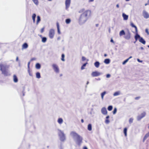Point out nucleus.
Here are the masks:
<instances>
[{
  "mask_svg": "<svg viewBox=\"0 0 149 149\" xmlns=\"http://www.w3.org/2000/svg\"><path fill=\"white\" fill-rule=\"evenodd\" d=\"M79 13H82L79 19L80 22L82 23L85 22L88 19V17L90 16L91 11L89 10H85L84 9L81 10Z\"/></svg>",
  "mask_w": 149,
  "mask_h": 149,
  "instance_id": "obj_1",
  "label": "nucleus"
},
{
  "mask_svg": "<svg viewBox=\"0 0 149 149\" xmlns=\"http://www.w3.org/2000/svg\"><path fill=\"white\" fill-rule=\"evenodd\" d=\"M9 67L8 65L0 64V70L1 71L2 74L6 76H8L9 74L8 70Z\"/></svg>",
  "mask_w": 149,
  "mask_h": 149,
  "instance_id": "obj_2",
  "label": "nucleus"
},
{
  "mask_svg": "<svg viewBox=\"0 0 149 149\" xmlns=\"http://www.w3.org/2000/svg\"><path fill=\"white\" fill-rule=\"evenodd\" d=\"M71 135L75 137L77 143L80 145L82 142V138L75 132L72 131L71 132Z\"/></svg>",
  "mask_w": 149,
  "mask_h": 149,
  "instance_id": "obj_3",
  "label": "nucleus"
},
{
  "mask_svg": "<svg viewBox=\"0 0 149 149\" xmlns=\"http://www.w3.org/2000/svg\"><path fill=\"white\" fill-rule=\"evenodd\" d=\"M130 25L132 27L134 28L135 29V32L136 33V35L134 36V38L135 39V41L134 42V43H135L137 40L138 39H139V40L141 37H140V35L138 34V30L136 26L134 25L132 22L131 23Z\"/></svg>",
  "mask_w": 149,
  "mask_h": 149,
  "instance_id": "obj_4",
  "label": "nucleus"
},
{
  "mask_svg": "<svg viewBox=\"0 0 149 149\" xmlns=\"http://www.w3.org/2000/svg\"><path fill=\"white\" fill-rule=\"evenodd\" d=\"M59 136L60 137L61 140L62 141H64L65 139V135L63 132L60 130L59 133Z\"/></svg>",
  "mask_w": 149,
  "mask_h": 149,
  "instance_id": "obj_5",
  "label": "nucleus"
},
{
  "mask_svg": "<svg viewBox=\"0 0 149 149\" xmlns=\"http://www.w3.org/2000/svg\"><path fill=\"white\" fill-rule=\"evenodd\" d=\"M52 66L54 71L56 73H58L59 72V70L57 65L55 64H53Z\"/></svg>",
  "mask_w": 149,
  "mask_h": 149,
  "instance_id": "obj_6",
  "label": "nucleus"
},
{
  "mask_svg": "<svg viewBox=\"0 0 149 149\" xmlns=\"http://www.w3.org/2000/svg\"><path fill=\"white\" fill-rule=\"evenodd\" d=\"M55 33L53 29H51L49 30V36L50 38H52L54 37Z\"/></svg>",
  "mask_w": 149,
  "mask_h": 149,
  "instance_id": "obj_7",
  "label": "nucleus"
},
{
  "mask_svg": "<svg viewBox=\"0 0 149 149\" xmlns=\"http://www.w3.org/2000/svg\"><path fill=\"white\" fill-rule=\"evenodd\" d=\"M71 3L70 0H66L65 1V8L68 10L69 7Z\"/></svg>",
  "mask_w": 149,
  "mask_h": 149,
  "instance_id": "obj_8",
  "label": "nucleus"
},
{
  "mask_svg": "<svg viewBox=\"0 0 149 149\" xmlns=\"http://www.w3.org/2000/svg\"><path fill=\"white\" fill-rule=\"evenodd\" d=\"M101 73L97 71L93 72L91 73V75L93 77H95L100 76Z\"/></svg>",
  "mask_w": 149,
  "mask_h": 149,
  "instance_id": "obj_9",
  "label": "nucleus"
},
{
  "mask_svg": "<svg viewBox=\"0 0 149 149\" xmlns=\"http://www.w3.org/2000/svg\"><path fill=\"white\" fill-rule=\"evenodd\" d=\"M146 115L145 112H144L141 113V115L138 116L137 117V120H140L141 118L144 117Z\"/></svg>",
  "mask_w": 149,
  "mask_h": 149,
  "instance_id": "obj_10",
  "label": "nucleus"
},
{
  "mask_svg": "<svg viewBox=\"0 0 149 149\" xmlns=\"http://www.w3.org/2000/svg\"><path fill=\"white\" fill-rule=\"evenodd\" d=\"M143 15L144 17L146 19L148 18L149 17V14L145 10L143 11Z\"/></svg>",
  "mask_w": 149,
  "mask_h": 149,
  "instance_id": "obj_11",
  "label": "nucleus"
},
{
  "mask_svg": "<svg viewBox=\"0 0 149 149\" xmlns=\"http://www.w3.org/2000/svg\"><path fill=\"white\" fill-rule=\"evenodd\" d=\"M101 112L102 114L106 115L107 114V111L105 107H103L102 109Z\"/></svg>",
  "mask_w": 149,
  "mask_h": 149,
  "instance_id": "obj_12",
  "label": "nucleus"
},
{
  "mask_svg": "<svg viewBox=\"0 0 149 149\" xmlns=\"http://www.w3.org/2000/svg\"><path fill=\"white\" fill-rule=\"evenodd\" d=\"M124 38L127 40L130 39L131 38V34L129 32L126 35L124 36Z\"/></svg>",
  "mask_w": 149,
  "mask_h": 149,
  "instance_id": "obj_13",
  "label": "nucleus"
},
{
  "mask_svg": "<svg viewBox=\"0 0 149 149\" xmlns=\"http://www.w3.org/2000/svg\"><path fill=\"white\" fill-rule=\"evenodd\" d=\"M13 80L15 83H17L18 81V78L16 75H14L13 76Z\"/></svg>",
  "mask_w": 149,
  "mask_h": 149,
  "instance_id": "obj_14",
  "label": "nucleus"
},
{
  "mask_svg": "<svg viewBox=\"0 0 149 149\" xmlns=\"http://www.w3.org/2000/svg\"><path fill=\"white\" fill-rule=\"evenodd\" d=\"M139 41L140 42L142 43L144 45L146 43V41L142 37L140 38V39L139 40Z\"/></svg>",
  "mask_w": 149,
  "mask_h": 149,
  "instance_id": "obj_15",
  "label": "nucleus"
},
{
  "mask_svg": "<svg viewBox=\"0 0 149 149\" xmlns=\"http://www.w3.org/2000/svg\"><path fill=\"white\" fill-rule=\"evenodd\" d=\"M149 137V132L147 133L144 136L143 139V142H144L147 138Z\"/></svg>",
  "mask_w": 149,
  "mask_h": 149,
  "instance_id": "obj_16",
  "label": "nucleus"
},
{
  "mask_svg": "<svg viewBox=\"0 0 149 149\" xmlns=\"http://www.w3.org/2000/svg\"><path fill=\"white\" fill-rule=\"evenodd\" d=\"M122 15H123V17L124 20H127L128 19V15H126L124 13Z\"/></svg>",
  "mask_w": 149,
  "mask_h": 149,
  "instance_id": "obj_17",
  "label": "nucleus"
},
{
  "mask_svg": "<svg viewBox=\"0 0 149 149\" xmlns=\"http://www.w3.org/2000/svg\"><path fill=\"white\" fill-rule=\"evenodd\" d=\"M28 47V45L26 43H24L22 45V49H25Z\"/></svg>",
  "mask_w": 149,
  "mask_h": 149,
  "instance_id": "obj_18",
  "label": "nucleus"
},
{
  "mask_svg": "<svg viewBox=\"0 0 149 149\" xmlns=\"http://www.w3.org/2000/svg\"><path fill=\"white\" fill-rule=\"evenodd\" d=\"M56 26H57V31H58V33L59 34H60L61 33H60V29H59V23L58 22H57L56 23Z\"/></svg>",
  "mask_w": 149,
  "mask_h": 149,
  "instance_id": "obj_19",
  "label": "nucleus"
},
{
  "mask_svg": "<svg viewBox=\"0 0 149 149\" xmlns=\"http://www.w3.org/2000/svg\"><path fill=\"white\" fill-rule=\"evenodd\" d=\"M100 65V63L98 61L94 63V65L97 68H98L99 67Z\"/></svg>",
  "mask_w": 149,
  "mask_h": 149,
  "instance_id": "obj_20",
  "label": "nucleus"
},
{
  "mask_svg": "<svg viewBox=\"0 0 149 149\" xmlns=\"http://www.w3.org/2000/svg\"><path fill=\"white\" fill-rule=\"evenodd\" d=\"M36 16V15L35 13L33 14L32 16V19L33 20V22L34 23H35V18Z\"/></svg>",
  "mask_w": 149,
  "mask_h": 149,
  "instance_id": "obj_21",
  "label": "nucleus"
},
{
  "mask_svg": "<svg viewBox=\"0 0 149 149\" xmlns=\"http://www.w3.org/2000/svg\"><path fill=\"white\" fill-rule=\"evenodd\" d=\"M63 120L62 118H59L58 120V122L60 124H62L63 123Z\"/></svg>",
  "mask_w": 149,
  "mask_h": 149,
  "instance_id": "obj_22",
  "label": "nucleus"
},
{
  "mask_svg": "<svg viewBox=\"0 0 149 149\" xmlns=\"http://www.w3.org/2000/svg\"><path fill=\"white\" fill-rule=\"evenodd\" d=\"M110 62V60L109 59H105L104 61V62L106 64H108Z\"/></svg>",
  "mask_w": 149,
  "mask_h": 149,
  "instance_id": "obj_23",
  "label": "nucleus"
},
{
  "mask_svg": "<svg viewBox=\"0 0 149 149\" xmlns=\"http://www.w3.org/2000/svg\"><path fill=\"white\" fill-rule=\"evenodd\" d=\"M127 128L126 127L124 128L123 130V132L125 136H127Z\"/></svg>",
  "mask_w": 149,
  "mask_h": 149,
  "instance_id": "obj_24",
  "label": "nucleus"
},
{
  "mask_svg": "<svg viewBox=\"0 0 149 149\" xmlns=\"http://www.w3.org/2000/svg\"><path fill=\"white\" fill-rule=\"evenodd\" d=\"M125 33L124 30H122L119 33V35L120 36H121L123 35H125Z\"/></svg>",
  "mask_w": 149,
  "mask_h": 149,
  "instance_id": "obj_25",
  "label": "nucleus"
},
{
  "mask_svg": "<svg viewBox=\"0 0 149 149\" xmlns=\"http://www.w3.org/2000/svg\"><path fill=\"white\" fill-rule=\"evenodd\" d=\"M40 21V18L39 16H37V20L36 21V24H38L39 22Z\"/></svg>",
  "mask_w": 149,
  "mask_h": 149,
  "instance_id": "obj_26",
  "label": "nucleus"
},
{
  "mask_svg": "<svg viewBox=\"0 0 149 149\" xmlns=\"http://www.w3.org/2000/svg\"><path fill=\"white\" fill-rule=\"evenodd\" d=\"M40 65L39 63H37L36 64V68L37 69H39L40 68Z\"/></svg>",
  "mask_w": 149,
  "mask_h": 149,
  "instance_id": "obj_27",
  "label": "nucleus"
},
{
  "mask_svg": "<svg viewBox=\"0 0 149 149\" xmlns=\"http://www.w3.org/2000/svg\"><path fill=\"white\" fill-rule=\"evenodd\" d=\"M120 94V91H117V92H115L114 93L113 95L114 96H116L119 95Z\"/></svg>",
  "mask_w": 149,
  "mask_h": 149,
  "instance_id": "obj_28",
  "label": "nucleus"
},
{
  "mask_svg": "<svg viewBox=\"0 0 149 149\" xmlns=\"http://www.w3.org/2000/svg\"><path fill=\"white\" fill-rule=\"evenodd\" d=\"M88 129L89 131H91L92 130V126L91 124H89L88 125Z\"/></svg>",
  "mask_w": 149,
  "mask_h": 149,
  "instance_id": "obj_29",
  "label": "nucleus"
},
{
  "mask_svg": "<svg viewBox=\"0 0 149 149\" xmlns=\"http://www.w3.org/2000/svg\"><path fill=\"white\" fill-rule=\"evenodd\" d=\"M87 62L86 63H84L83 64V65L82 66L81 68V70H82L84 69L85 68V67L86 66V65L87 64Z\"/></svg>",
  "mask_w": 149,
  "mask_h": 149,
  "instance_id": "obj_30",
  "label": "nucleus"
},
{
  "mask_svg": "<svg viewBox=\"0 0 149 149\" xmlns=\"http://www.w3.org/2000/svg\"><path fill=\"white\" fill-rule=\"evenodd\" d=\"M36 77L38 78H40V74L39 72H37L36 74Z\"/></svg>",
  "mask_w": 149,
  "mask_h": 149,
  "instance_id": "obj_31",
  "label": "nucleus"
},
{
  "mask_svg": "<svg viewBox=\"0 0 149 149\" xmlns=\"http://www.w3.org/2000/svg\"><path fill=\"white\" fill-rule=\"evenodd\" d=\"M71 22V20L69 19H67L65 20V22L67 24H69Z\"/></svg>",
  "mask_w": 149,
  "mask_h": 149,
  "instance_id": "obj_32",
  "label": "nucleus"
},
{
  "mask_svg": "<svg viewBox=\"0 0 149 149\" xmlns=\"http://www.w3.org/2000/svg\"><path fill=\"white\" fill-rule=\"evenodd\" d=\"M47 41V38L45 37H43L42 38V41L43 42H45Z\"/></svg>",
  "mask_w": 149,
  "mask_h": 149,
  "instance_id": "obj_33",
  "label": "nucleus"
},
{
  "mask_svg": "<svg viewBox=\"0 0 149 149\" xmlns=\"http://www.w3.org/2000/svg\"><path fill=\"white\" fill-rule=\"evenodd\" d=\"M106 93V92L105 91H104L101 93V97H102V99H103L104 96V95Z\"/></svg>",
  "mask_w": 149,
  "mask_h": 149,
  "instance_id": "obj_34",
  "label": "nucleus"
},
{
  "mask_svg": "<svg viewBox=\"0 0 149 149\" xmlns=\"http://www.w3.org/2000/svg\"><path fill=\"white\" fill-rule=\"evenodd\" d=\"M34 3L36 5H38V0H32Z\"/></svg>",
  "mask_w": 149,
  "mask_h": 149,
  "instance_id": "obj_35",
  "label": "nucleus"
},
{
  "mask_svg": "<svg viewBox=\"0 0 149 149\" xmlns=\"http://www.w3.org/2000/svg\"><path fill=\"white\" fill-rule=\"evenodd\" d=\"M113 109V107L112 106H109L108 107V110L109 111H111Z\"/></svg>",
  "mask_w": 149,
  "mask_h": 149,
  "instance_id": "obj_36",
  "label": "nucleus"
},
{
  "mask_svg": "<svg viewBox=\"0 0 149 149\" xmlns=\"http://www.w3.org/2000/svg\"><path fill=\"white\" fill-rule=\"evenodd\" d=\"M64 57H65V55H64V54H62L61 55V60L63 61H65V60L64 59Z\"/></svg>",
  "mask_w": 149,
  "mask_h": 149,
  "instance_id": "obj_37",
  "label": "nucleus"
},
{
  "mask_svg": "<svg viewBox=\"0 0 149 149\" xmlns=\"http://www.w3.org/2000/svg\"><path fill=\"white\" fill-rule=\"evenodd\" d=\"M129 60V59H127L123 63V65H125Z\"/></svg>",
  "mask_w": 149,
  "mask_h": 149,
  "instance_id": "obj_38",
  "label": "nucleus"
},
{
  "mask_svg": "<svg viewBox=\"0 0 149 149\" xmlns=\"http://www.w3.org/2000/svg\"><path fill=\"white\" fill-rule=\"evenodd\" d=\"M133 119L132 118H131L129 120V122L130 123H131L133 122Z\"/></svg>",
  "mask_w": 149,
  "mask_h": 149,
  "instance_id": "obj_39",
  "label": "nucleus"
},
{
  "mask_svg": "<svg viewBox=\"0 0 149 149\" xmlns=\"http://www.w3.org/2000/svg\"><path fill=\"white\" fill-rule=\"evenodd\" d=\"M117 111V109L116 108H115L113 110V114H115Z\"/></svg>",
  "mask_w": 149,
  "mask_h": 149,
  "instance_id": "obj_40",
  "label": "nucleus"
},
{
  "mask_svg": "<svg viewBox=\"0 0 149 149\" xmlns=\"http://www.w3.org/2000/svg\"><path fill=\"white\" fill-rule=\"evenodd\" d=\"M44 29H45V27H43L41 29V31H40V32L41 33H42L44 31Z\"/></svg>",
  "mask_w": 149,
  "mask_h": 149,
  "instance_id": "obj_41",
  "label": "nucleus"
},
{
  "mask_svg": "<svg viewBox=\"0 0 149 149\" xmlns=\"http://www.w3.org/2000/svg\"><path fill=\"white\" fill-rule=\"evenodd\" d=\"M105 122L106 123H108L109 122V120H108V119H106L105 120Z\"/></svg>",
  "mask_w": 149,
  "mask_h": 149,
  "instance_id": "obj_42",
  "label": "nucleus"
},
{
  "mask_svg": "<svg viewBox=\"0 0 149 149\" xmlns=\"http://www.w3.org/2000/svg\"><path fill=\"white\" fill-rule=\"evenodd\" d=\"M86 60V58L84 56H82V61H85Z\"/></svg>",
  "mask_w": 149,
  "mask_h": 149,
  "instance_id": "obj_43",
  "label": "nucleus"
},
{
  "mask_svg": "<svg viewBox=\"0 0 149 149\" xmlns=\"http://www.w3.org/2000/svg\"><path fill=\"white\" fill-rule=\"evenodd\" d=\"M145 31H146V32L147 33L148 35H149V32L148 31V29H146L145 30Z\"/></svg>",
  "mask_w": 149,
  "mask_h": 149,
  "instance_id": "obj_44",
  "label": "nucleus"
},
{
  "mask_svg": "<svg viewBox=\"0 0 149 149\" xmlns=\"http://www.w3.org/2000/svg\"><path fill=\"white\" fill-rule=\"evenodd\" d=\"M140 98V97L139 96V97H135V99L136 100H138Z\"/></svg>",
  "mask_w": 149,
  "mask_h": 149,
  "instance_id": "obj_45",
  "label": "nucleus"
},
{
  "mask_svg": "<svg viewBox=\"0 0 149 149\" xmlns=\"http://www.w3.org/2000/svg\"><path fill=\"white\" fill-rule=\"evenodd\" d=\"M110 77V75L109 74H107L106 75L107 78H108Z\"/></svg>",
  "mask_w": 149,
  "mask_h": 149,
  "instance_id": "obj_46",
  "label": "nucleus"
},
{
  "mask_svg": "<svg viewBox=\"0 0 149 149\" xmlns=\"http://www.w3.org/2000/svg\"><path fill=\"white\" fill-rule=\"evenodd\" d=\"M110 42H112V43H114L113 40L112 39H111V40Z\"/></svg>",
  "mask_w": 149,
  "mask_h": 149,
  "instance_id": "obj_47",
  "label": "nucleus"
},
{
  "mask_svg": "<svg viewBox=\"0 0 149 149\" xmlns=\"http://www.w3.org/2000/svg\"><path fill=\"white\" fill-rule=\"evenodd\" d=\"M83 149H88V148L87 147L85 146L84 147Z\"/></svg>",
  "mask_w": 149,
  "mask_h": 149,
  "instance_id": "obj_48",
  "label": "nucleus"
},
{
  "mask_svg": "<svg viewBox=\"0 0 149 149\" xmlns=\"http://www.w3.org/2000/svg\"><path fill=\"white\" fill-rule=\"evenodd\" d=\"M94 0H89V2H93L94 1Z\"/></svg>",
  "mask_w": 149,
  "mask_h": 149,
  "instance_id": "obj_49",
  "label": "nucleus"
},
{
  "mask_svg": "<svg viewBox=\"0 0 149 149\" xmlns=\"http://www.w3.org/2000/svg\"><path fill=\"white\" fill-rule=\"evenodd\" d=\"M81 122L83 123L84 122V121L83 119H82L81 120Z\"/></svg>",
  "mask_w": 149,
  "mask_h": 149,
  "instance_id": "obj_50",
  "label": "nucleus"
},
{
  "mask_svg": "<svg viewBox=\"0 0 149 149\" xmlns=\"http://www.w3.org/2000/svg\"><path fill=\"white\" fill-rule=\"evenodd\" d=\"M116 7H117V8H119V5H118V4H117V5H116Z\"/></svg>",
  "mask_w": 149,
  "mask_h": 149,
  "instance_id": "obj_51",
  "label": "nucleus"
},
{
  "mask_svg": "<svg viewBox=\"0 0 149 149\" xmlns=\"http://www.w3.org/2000/svg\"><path fill=\"white\" fill-rule=\"evenodd\" d=\"M109 118V116H108L106 117V118L107 119H108V118Z\"/></svg>",
  "mask_w": 149,
  "mask_h": 149,
  "instance_id": "obj_52",
  "label": "nucleus"
},
{
  "mask_svg": "<svg viewBox=\"0 0 149 149\" xmlns=\"http://www.w3.org/2000/svg\"><path fill=\"white\" fill-rule=\"evenodd\" d=\"M132 58V56H131L130 57L128 58L127 59H129V60L131 58Z\"/></svg>",
  "mask_w": 149,
  "mask_h": 149,
  "instance_id": "obj_53",
  "label": "nucleus"
},
{
  "mask_svg": "<svg viewBox=\"0 0 149 149\" xmlns=\"http://www.w3.org/2000/svg\"><path fill=\"white\" fill-rule=\"evenodd\" d=\"M104 56L105 57H106L107 56V54H104Z\"/></svg>",
  "mask_w": 149,
  "mask_h": 149,
  "instance_id": "obj_54",
  "label": "nucleus"
},
{
  "mask_svg": "<svg viewBox=\"0 0 149 149\" xmlns=\"http://www.w3.org/2000/svg\"><path fill=\"white\" fill-rule=\"evenodd\" d=\"M18 57H17V58H16V60H17V61L18 60Z\"/></svg>",
  "mask_w": 149,
  "mask_h": 149,
  "instance_id": "obj_55",
  "label": "nucleus"
},
{
  "mask_svg": "<svg viewBox=\"0 0 149 149\" xmlns=\"http://www.w3.org/2000/svg\"><path fill=\"white\" fill-rule=\"evenodd\" d=\"M137 60H138V61L139 62H141V61H140V60H139V59H137Z\"/></svg>",
  "mask_w": 149,
  "mask_h": 149,
  "instance_id": "obj_56",
  "label": "nucleus"
},
{
  "mask_svg": "<svg viewBox=\"0 0 149 149\" xmlns=\"http://www.w3.org/2000/svg\"><path fill=\"white\" fill-rule=\"evenodd\" d=\"M141 49H143V47H141Z\"/></svg>",
  "mask_w": 149,
  "mask_h": 149,
  "instance_id": "obj_57",
  "label": "nucleus"
},
{
  "mask_svg": "<svg viewBox=\"0 0 149 149\" xmlns=\"http://www.w3.org/2000/svg\"><path fill=\"white\" fill-rule=\"evenodd\" d=\"M29 64H30V62H29L28 63V67H29Z\"/></svg>",
  "mask_w": 149,
  "mask_h": 149,
  "instance_id": "obj_58",
  "label": "nucleus"
},
{
  "mask_svg": "<svg viewBox=\"0 0 149 149\" xmlns=\"http://www.w3.org/2000/svg\"><path fill=\"white\" fill-rule=\"evenodd\" d=\"M148 4H149V0H148Z\"/></svg>",
  "mask_w": 149,
  "mask_h": 149,
  "instance_id": "obj_59",
  "label": "nucleus"
},
{
  "mask_svg": "<svg viewBox=\"0 0 149 149\" xmlns=\"http://www.w3.org/2000/svg\"><path fill=\"white\" fill-rule=\"evenodd\" d=\"M126 1H129L130 0H125Z\"/></svg>",
  "mask_w": 149,
  "mask_h": 149,
  "instance_id": "obj_60",
  "label": "nucleus"
},
{
  "mask_svg": "<svg viewBox=\"0 0 149 149\" xmlns=\"http://www.w3.org/2000/svg\"><path fill=\"white\" fill-rule=\"evenodd\" d=\"M88 82H87V84H88Z\"/></svg>",
  "mask_w": 149,
  "mask_h": 149,
  "instance_id": "obj_61",
  "label": "nucleus"
},
{
  "mask_svg": "<svg viewBox=\"0 0 149 149\" xmlns=\"http://www.w3.org/2000/svg\"><path fill=\"white\" fill-rule=\"evenodd\" d=\"M148 128L149 129V125L148 126Z\"/></svg>",
  "mask_w": 149,
  "mask_h": 149,
  "instance_id": "obj_62",
  "label": "nucleus"
},
{
  "mask_svg": "<svg viewBox=\"0 0 149 149\" xmlns=\"http://www.w3.org/2000/svg\"><path fill=\"white\" fill-rule=\"evenodd\" d=\"M29 74H30V75H31H31H31V74H30V73Z\"/></svg>",
  "mask_w": 149,
  "mask_h": 149,
  "instance_id": "obj_63",
  "label": "nucleus"
},
{
  "mask_svg": "<svg viewBox=\"0 0 149 149\" xmlns=\"http://www.w3.org/2000/svg\"><path fill=\"white\" fill-rule=\"evenodd\" d=\"M148 47H149V45H148Z\"/></svg>",
  "mask_w": 149,
  "mask_h": 149,
  "instance_id": "obj_64",
  "label": "nucleus"
}]
</instances>
